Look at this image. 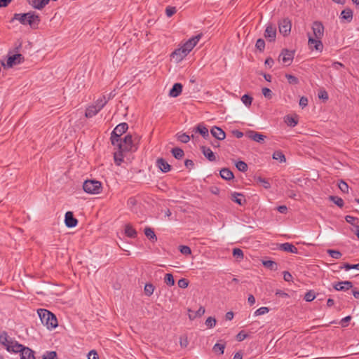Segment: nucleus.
<instances>
[{
  "label": "nucleus",
  "instance_id": "5fc2aeb1",
  "mask_svg": "<svg viewBox=\"0 0 359 359\" xmlns=\"http://www.w3.org/2000/svg\"><path fill=\"white\" fill-rule=\"evenodd\" d=\"M318 96L319 99L324 101H327L329 99L328 93L324 89H322L318 92Z\"/></svg>",
  "mask_w": 359,
  "mask_h": 359
},
{
  "label": "nucleus",
  "instance_id": "603ef678",
  "mask_svg": "<svg viewBox=\"0 0 359 359\" xmlns=\"http://www.w3.org/2000/svg\"><path fill=\"white\" fill-rule=\"evenodd\" d=\"M232 254H233V256L236 259H243V257H244L243 252L240 248H234L233 250Z\"/></svg>",
  "mask_w": 359,
  "mask_h": 359
},
{
  "label": "nucleus",
  "instance_id": "6ab92c4d",
  "mask_svg": "<svg viewBox=\"0 0 359 359\" xmlns=\"http://www.w3.org/2000/svg\"><path fill=\"white\" fill-rule=\"evenodd\" d=\"M231 199L236 203L243 205L246 203V199L243 194L238 192H233L231 194Z\"/></svg>",
  "mask_w": 359,
  "mask_h": 359
},
{
  "label": "nucleus",
  "instance_id": "c85d7f7f",
  "mask_svg": "<svg viewBox=\"0 0 359 359\" xmlns=\"http://www.w3.org/2000/svg\"><path fill=\"white\" fill-rule=\"evenodd\" d=\"M125 233L128 237L134 238L137 236V233L131 224H127L125 226Z\"/></svg>",
  "mask_w": 359,
  "mask_h": 359
},
{
  "label": "nucleus",
  "instance_id": "72a5a7b5",
  "mask_svg": "<svg viewBox=\"0 0 359 359\" xmlns=\"http://www.w3.org/2000/svg\"><path fill=\"white\" fill-rule=\"evenodd\" d=\"M224 349L225 344L219 343H216L212 348L213 352L217 355H222L224 352Z\"/></svg>",
  "mask_w": 359,
  "mask_h": 359
},
{
  "label": "nucleus",
  "instance_id": "6e6d98bb",
  "mask_svg": "<svg viewBox=\"0 0 359 359\" xmlns=\"http://www.w3.org/2000/svg\"><path fill=\"white\" fill-rule=\"evenodd\" d=\"M180 251L182 254L184 255H189L191 254V248L187 245H180Z\"/></svg>",
  "mask_w": 359,
  "mask_h": 359
},
{
  "label": "nucleus",
  "instance_id": "052dcab7",
  "mask_svg": "<svg viewBox=\"0 0 359 359\" xmlns=\"http://www.w3.org/2000/svg\"><path fill=\"white\" fill-rule=\"evenodd\" d=\"M202 36H203V34L200 33L189 39V41H191V43L193 45L194 48L196 46V44L198 43L199 40L201 39Z\"/></svg>",
  "mask_w": 359,
  "mask_h": 359
},
{
  "label": "nucleus",
  "instance_id": "37998d69",
  "mask_svg": "<svg viewBox=\"0 0 359 359\" xmlns=\"http://www.w3.org/2000/svg\"><path fill=\"white\" fill-rule=\"evenodd\" d=\"M177 138L182 143H187L191 139L190 136L187 133H177Z\"/></svg>",
  "mask_w": 359,
  "mask_h": 359
},
{
  "label": "nucleus",
  "instance_id": "09e8293b",
  "mask_svg": "<svg viewBox=\"0 0 359 359\" xmlns=\"http://www.w3.org/2000/svg\"><path fill=\"white\" fill-rule=\"evenodd\" d=\"M255 47L257 50H259L260 52H263L265 48V41L262 39H259L257 40L255 43Z\"/></svg>",
  "mask_w": 359,
  "mask_h": 359
},
{
  "label": "nucleus",
  "instance_id": "cd10ccee",
  "mask_svg": "<svg viewBox=\"0 0 359 359\" xmlns=\"http://www.w3.org/2000/svg\"><path fill=\"white\" fill-rule=\"evenodd\" d=\"M100 111V110H98L97 107L95 104H93V105L89 106L86 109L85 116L87 118H92L94 116H95Z\"/></svg>",
  "mask_w": 359,
  "mask_h": 359
},
{
  "label": "nucleus",
  "instance_id": "2f4dec72",
  "mask_svg": "<svg viewBox=\"0 0 359 359\" xmlns=\"http://www.w3.org/2000/svg\"><path fill=\"white\" fill-rule=\"evenodd\" d=\"M145 236L151 241L156 242L157 241V237L154 231V230L150 227H146L144 230Z\"/></svg>",
  "mask_w": 359,
  "mask_h": 359
},
{
  "label": "nucleus",
  "instance_id": "a19ab883",
  "mask_svg": "<svg viewBox=\"0 0 359 359\" xmlns=\"http://www.w3.org/2000/svg\"><path fill=\"white\" fill-rule=\"evenodd\" d=\"M327 252L331 257L336 259H340L342 256V254L339 250H336L329 249L327 250Z\"/></svg>",
  "mask_w": 359,
  "mask_h": 359
},
{
  "label": "nucleus",
  "instance_id": "4c0bfd02",
  "mask_svg": "<svg viewBox=\"0 0 359 359\" xmlns=\"http://www.w3.org/2000/svg\"><path fill=\"white\" fill-rule=\"evenodd\" d=\"M330 201L333 202L334 204H336L339 208H342L344 206V201L341 198L335 196H330L329 197Z\"/></svg>",
  "mask_w": 359,
  "mask_h": 359
},
{
  "label": "nucleus",
  "instance_id": "f03ea898",
  "mask_svg": "<svg viewBox=\"0 0 359 359\" xmlns=\"http://www.w3.org/2000/svg\"><path fill=\"white\" fill-rule=\"evenodd\" d=\"M37 313L42 324L46 325L48 329H53L58 325L56 316L51 311L45 309H39L37 310Z\"/></svg>",
  "mask_w": 359,
  "mask_h": 359
},
{
  "label": "nucleus",
  "instance_id": "4be33fe9",
  "mask_svg": "<svg viewBox=\"0 0 359 359\" xmlns=\"http://www.w3.org/2000/svg\"><path fill=\"white\" fill-rule=\"evenodd\" d=\"M182 85L180 83H175L170 90L169 95L172 97H178L182 90Z\"/></svg>",
  "mask_w": 359,
  "mask_h": 359
},
{
  "label": "nucleus",
  "instance_id": "7ed1b4c3",
  "mask_svg": "<svg viewBox=\"0 0 359 359\" xmlns=\"http://www.w3.org/2000/svg\"><path fill=\"white\" fill-rule=\"evenodd\" d=\"M114 146L125 151H135L137 149V147L133 143V137L130 134L126 135L123 138L118 139V142Z\"/></svg>",
  "mask_w": 359,
  "mask_h": 359
},
{
  "label": "nucleus",
  "instance_id": "9d476101",
  "mask_svg": "<svg viewBox=\"0 0 359 359\" xmlns=\"http://www.w3.org/2000/svg\"><path fill=\"white\" fill-rule=\"evenodd\" d=\"M324 26L320 21H315L312 24L313 36L316 39H322L324 36Z\"/></svg>",
  "mask_w": 359,
  "mask_h": 359
},
{
  "label": "nucleus",
  "instance_id": "e2e57ef3",
  "mask_svg": "<svg viewBox=\"0 0 359 359\" xmlns=\"http://www.w3.org/2000/svg\"><path fill=\"white\" fill-rule=\"evenodd\" d=\"M202 36H203V34L200 33L189 39V41H191V43L193 45L194 48L196 46V44L198 43L199 40L201 39Z\"/></svg>",
  "mask_w": 359,
  "mask_h": 359
},
{
  "label": "nucleus",
  "instance_id": "a878e982",
  "mask_svg": "<svg viewBox=\"0 0 359 359\" xmlns=\"http://www.w3.org/2000/svg\"><path fill=\"white\" fill-rule=\"evenodd\" d=\"M340 18L347 22H351L353 19V11L351 8H346L341 13Z\"/></svg>",
  "mask_w": 359,
  "mask_h": 359
},
{
  "label": "nucleus",
  "instance_id": "423d86ee",
  "mask_svg": "<svg viewBox=\"0 0 359 359\" xmlns=\"http://www.w3.org/2000/svg\"><path fill=\"white\" fill-rule=\"evenodd\" d=\"M24 60L25 57L20 53L13 54L12 55H8L6 63L1 62V65L4 68H11L13 66L22 63Z\"/></svg>",
  "mask_w": 359,
  "mask_h": 359
},
{
  "label": "nucleus",
  "instance_id": "39448f33",
  "mask_svg": "<svg viewBox=\"0 0 359 359\" xmlns=\"http://www.w3.org/2000/svg\"><path fill=\"white\" fill-rule=\"evenodd\" d=\"M128 129V125L126 123H121L117 125L111 133V142L113 145L118 142V139L125 133Z\"/></svg>",
  "mask_w": 359,
  "mask_h": 359
},
{
  "label": "nucleus",
  "instance_id": "79ce46f5",
  "mask_svg": "<svg viewBox=\"0 0 359 359\" xmlns=\"http://www.w3.org/2000/svg\"><path fill=\"white\" fill-rule=\"evenodd\" d=\"M164 282L169 286H172L175 284V280L172 274L166 273L164 277Z\"/></svg>",
  "mask_w": 359,
  "mask_h": 359
},
{
  "label": "nucleus",
  "instance_id": "0eeeda50",
  "mask_svg": "<svg viewBox=\"0 0 359 359\" xmlns=\"http://www.w3.org/2000/svg\"><path fill=\"white\" fill-rule=\"evenodd\" d=\"M353 285L351 281H340V282H333L331 283V287H329V290H335L337 291H342V290H348L351 289V292H359V290L356 287L352 288Z\"/></svg>",
  "mask_w": 359,
  "mask_h": 359
},
{
  "label": "nucleus",
  "instance_id": "58836bf2",
  "mask_svg": "<svg viewBox=\"0 0 359 359\" xmlns=\"http://www.w3.org/2000/svg\"><path fill=\"white\" fill-rule=\"evenodd\" d=\"M339 268L341 269H345L346 271H349L351 269H356L359 271V263L356 264L344 263Z\"/></svg>",
  "mask_w": 359,
  "mask_h": 359
},
{
  "label": "nucleus",
  "instance_id": "c03bdc74",
  "mask_svg": "<svg viewBox=\"0 0 359 359\" xmlns=\"http://www.w3.org/2000/svg\"><path fill=\"white\" fill-rule=\"evenodd\" d=\"M257 182H259L262 184V186L266 189H269L271 188V183L269 182L268 180L265 178L259 177L257 180Z\"/></svg>",
  "mask_w": 359,
  "mask_h": 359
},
{
  "label": "nucleus",
  "instance_id": "f704fd0d",
  "mask_svg": "<svg viewBox=\"0 0 359 359\" xmlns=\"http://www.w3.org/2000/svg\"><path fill=\"white\" fill-rule=\"evenodd\" d=\"M272 157L273 159L278 161L280 163H284L286 161V158L283 153L280 151H276L273 152Z\"/></svg>",
  "mask_w": 359,
  "mask_h": 359
},
{
  "label": "nucleus",
  "instance_id": "e433bc0d",
  "mask_svg": "<svg viewBox=\"0 0 359 359\" xmlns=\"http://www.w3.org/2000/svg\"><path fill=\"white\" fill-rule=\"evenodd\" d=\"M285 122L290 127H294L298 123V121L295 117L289 115L285 117Z\"/></svg>",
  "mask_w": 359,
  "mask_h": 359
},
{
  "label": "nucleus",
  "instance_id": "7c9ffc66",
  "mask_svg": "<svg viewBox=\"0 0 359 359\" xmlns=\"http://www.w3.org/2000/svg\"><path fill=\"white\" fill-rule=\"evenodd\" d=\"M123 152L126 151L118 149V151L114 154V162L117 165H120L123 161Z\"/></svg>",
  "mask_w": 359,
  "mask_h": 359
},
{
  "label": "nucleus",
  "instance_id": "a211bd4d",
  "mask_svg": "<svg viewBox=\"0 0 359 359\" xmlns=\"http://www.w3.org/2000/svg\"><path fill=\"white\" fill-rule=\"evenodd\" d=\"M212 135L218 140H223L226 137L225 132L219 127L214 126L210 130Z\"/></svg>",
  "mask_w": 359,
  "mask_h": 359
},
{
  "label": "nucleus",
  "instance_id": "49530a36",
  "mask_svg": "<svg viewBox=\"0 0 359 359\" xmlns=\"http://www.w3.org/2000/svg\"><path fill=\"white\" fill-rule=\"evenodd\" d=\"M285 77L286 79H287V81L290 84H292V85H297L299 83V79L297 77H296L295 76H293L292 74H285Z\"/></svg>",
  "mask_w": 359,
  "mask_h": 359
},
{
  "label": "nucleus",
  "instance_id": "4468645a",
  "mask_svg": "<svg viewBox=\"0 0 359 359\" xmlns=\"http://www.w3.org/2000/svg\"><path fill=\"white\" fill-rule=\"evenodd\" d=\"M188 52L182 47H180L179 48L175 50L172 54L171 57L174 59L177 62H181L187 55Z\"/></svg>",
  "mask_w": 359,
  "mask_h": 359
},
{
  "label": "nucleus",
  "instance_id": "f3484780",
  "mask_svg": "<svg viewBox=\"0 0 359 359\" xmlns=\"http://www.w3.org/2000/svg\"><path fill=\"white\" fill-rule=\"evenodd\" d=\"M156 166L164 173L171 170V165L163 158L156 160Z\"/></svg>",
  "mask_w": 359,
  "mask_h": 359
},
{
  "label": "nucleus",
  "instance_id": "338daca9",
  "mask_svg": "<svg viewBox=\"0 0 359 359\" xmlns=\"http://www.w3.org/2000/svg\"><path fill=\"white\" fill-rule=\"evenodd\" d=\"M176 11L177 10L175 7L168 6L165 9V13L168 17L172 16L176 13Z\"/></svg>",
  "mask_w": 359,
  "mask_h": 359
},
{
  "label": "nucleus",
  "instance_id": "680f3d73",
  "mask_svg": "<svg viewBox=\"0 0 359 359\" xmlns=\"http://www.w3.org/2000/svg\"><path fill=\"white\" fill-rule=\"evenodd\" d=\"M202 36H203V34L200 33L189 39V41H191V43L193 45L194 48L196 46V44L198 43L199 40L201 39Z\"/></svg>",
  "mask_w": 359,
  "mask_h": 359
},
{
  "label": "nucleus",
  "instance_id": "aec40b11",
  "mask_svg": "<svg viewBox=\"0 0 359 359\" xmlns=\"http://www.w3.org/2000/svg\"><path fill=\"white\" fill-rule=\"evenodd\" d=\"M194 131L201 134L204 139L207 140L210 137L208 130L203 123L198 124Z\"/></svg>",
  "mask_w": 359,
  "mask_h": 359
},
{
  "label": "nucleus",
  "instance_id": "473e14b6",
  "mask_svg": "<svg viewBox=\"0 0 359 359\" xmlns=\"http://www.w3.org/2000/svg\"><path fill=\"white\" fill-rule=\"evenodd\" d=\"M171 153H172V156L176 159H178V160L182 159L184 156V151L180 147L172 148L171 150Z\"/></svg>",
  "mask_w": 359,
  "mask_h": 359
},
{
  "label": "nucleus",
  "instance_id": "c9c22d12",
  "mask_svg": "<svg viewBox=\"0 0 359 359\" xmlns=\"http://www.w3.org/2000/svg\"><path fill=\"white\" fill-rule=\"evenodd\" d=\"M107 102L108 100H107L106 96L103 95L102 97L97 100V101L95 103V105L97 107L98 110H101L106 105Z\"/></svg>",
  "mask_w": 359,
  "mask_h": 359
},
{
  "label": "nucleus",
  "instance_id": "412c9836",
  "mask_svg": "<svg viewBox=\"0 0 359 359\" xmlns=\"http://www.w3.org/2000/svg\"><path fill=\"white\" fill-rule=\"evenodd\" d=\"M187 311L189 320H194L196 318H201L205 313V309L203 306H201L199 309L195 312L194 315L191 314V313H193V310L189 308Z\"/></svg>",
  "mask_w": 359,
  "mask_h": 359
},
{
  "label": "nucleus",
  "instance_id": "dca6fc26",
  "mask_svg": "<svg viewBox=\"0 0 359 359\" xmlns=\"http://www.w3.org/2000/svg\"><path fill=\"white\" fill-rule=\"evenodd\" d=\"M27 346H23L21 344H19L18 341H11V344L9 345H7L6 350L9 352H13V353H21L22 351L26 348Z\"/></svg>",
  "mask_w": 359,
  "mask_h": 359
},
{
  "label": "nucleus",
  "instance_id": "bf43d9fd",
  "mask_svg": "<svg viewBox=\"0 0 359 359\" xmlns=\"http://www.w3.org/2000/svg\"><path fill=\"white\" fill-rule=\"evenodd\" d=\"M202 36H203V34L200 33L189 39V41H191V43L193 45L194 48L196 46V44L198 43L199 40L201 39Z\"/></svg>",
  "mask_w": 359,
  "mask_h": 359
},
{
  "label": "nucleus",
  "instance_id": "3c124183",
  "mask_svg": "<svg viewBox=\"0 0 359 359\" xmlns=\"http://www.w3.org/2000/svg\"><path fill=\"white\" fill-rule=\"evenodd\" d=\"M42 359H58L56 351H47L45 355H43Z\"/></svg>",
  "mask_w": 359,
  "mask_h": 359
},
{
  "label": "nucleus",
  "instance_id": "f257e3e1",
  "mask_svg": "<svg viewBox=\"0 0 359 359\" xmlns=\"http://www.w3.org/2000/svg\"><path fill=\"white\" fill-rule=\"evenodd\" d=\"M18 20L23 25H29L32 28L36 27L40 22V17L34 11L25 13H15L11 21Z\"/></svg>",
  "mask_w": 359,
  "mask_h": 359
},
{
  "label": "nucleus",
  "instance_id": "13d9d810",
  "mask_svg": "<svg viewBox=\"0 0 359 359\" xmlns=\"http://www.w3.org/2000/svg\"><path fill=\"white\" fill-rule=\"evenodd\" d=\"M262 94H263V95H264L266 98H267V99H269V100H270V99H271V98H272L273 93H272V91H271L269 88H266V87H265V88H262Z\"/></svg>",
  "mask_w": 359,
  "mask_h": 359
},
{
  "label": "nucleus",
  "instance_id": "8fccbe9b",
  "mask_svg": "<svg viewBox=\"0 0 359 359\" xmlns=\"http://www.w3.org/2000/svg\"><path fill=\"white\" fill-rule=\"evenodd\" d=\"M11 340L8 339V335L6 333L1 334L0 335V343L7 348V345L11 344Z\"/></svg>",
  "mask_w": 359,
  "mask_h": 359
},
{
  "label": "nucleus",
  "instance_id": "9b49d317",
  "mask_svg": "<svg viewBox=\"0 0 359 359\" xmlns=\"http://www.w3.org/2000/svg\"><path fill=\"white\" fill-rule=\"evenodd\" d=\"M294 56V51L283 49L279 55V60H282L283 63L290 65L293 60Z\"/></svg>",
  "mask_w": 359,
  "mask_h": 359
},
{
  "label": "nucleus",
  "instance_id": "0e129e2a",
  "mask_svg": "<svg viewBox=\"0 0 359 359\" xmlns=\"http://www.w3.org/2000/svg\"><path fill=\"white\" fill-rule=\"evenodd\" d=\"M269 311V309L268 307L263 306L256 310V311L255 312V316L264 315L268 313Z\"/></svg>",
  "mask_w": 359,
  "mask_h": 359
},
{
  "label": "nucleus",
  "instance_id": "de8ad7c7",
  "mask_svg": "<svg viewBox=\"0 0 359 359\" xmlns=\"http://www.w3.org/2000/svg\"><path fill=\"white\" fill-rule=\"evenodd\" d=\"M241 101L246 107H249L252 104V97L248 94H245L242 96Z\"/></svg>",
  "mask_w": 359,
  "mask_h": 359
},
{
  "label": "nucleus",
  "instance_id": "5701e85b",
  "mask_svg": "<svg viewBox=\"0 0 359 359\" xmlns=\"http://www.w3.org/2000/svg\"><path fill=\"white\" fill-rule=\"evenodd\" d=\"M279 249L280 250L288 252L294 254L298 253V249L292 243H282L279 246Z\"/></svg>",
  "mask_w": 359,
  "mask_h": 359
},
{
  "label": "nucleus",
  "instance_id": "774afa93",
  "mask_svg": "<svg viewBox=\"0 0 359 359\" xmlns=\"http://www.w3.org/2000/svg\"><path fill=\"white\" fill-rule=\"evenodd\" d=\"M88 359H99V356L96 351L91 350L88 354Z\"/></svg>",
  "mask_w": 359,
  "mask_h": 359
},
{
  "label": "nucleus",
  "instance_id": "ea45409f",
  "mask_svg": "<svg viewBox=\"0 0 359 359\" xmlns=\"http://www.w3.org/2000/svg\"><path fill=\"white\" fill-rule=\"evenodd\" d=\"M236 168L241 172H246L248 170V165L243 161H238L236 163Z\"/></svg>",
  "mask_w": 359,
  "mask_h": 359
},
{
  "label": "nucleus",
  "instance_id": "1a4fd4ad",
  "mask_svg": "<svg viewBox=\"0 0 359 359\" xmlns=\"http://www.w3.org/2000/svg\"><path fill=\"white\" fill-rule=\"evenodd\" d=\"M264 38L269 42H273L276 37V25L272 23H268L266 25L264 33Z\"/></svg>",
  "mask_w": 359,
  "mask_h": 359
},
{
  "label": "nucleus",
  "instance_id": "bb28decb",
  "mask_svg": "<svg viewBox=\"0 0 359 359\" xmlns=\"http://www.w3.org/2000/svg\"><path fill=\"white\" fill-rule=\"evenodd\" d=\"M219 175L221 177L225 180H230L233 179L234 175L232 171H231L229 168H222L220 172Z\"/></svg>",
  "mask_w": 359,
  "mask_h": 359
},
{
  "label": "nucleus",
  "instance_id": "f8f14e48",
  "mask_svg": "<svg viewBox=\"0 0 359 359\" xmlns=\"http://www.w3.org/2000/svg\"><path fill=\"white\" fill-rule=\"evenodd\" d=\"M322 39H316L315 37L309 36L308 43L311 50H316L322 52L323 50V44L321 41Z\"/></svg>",
  "mask_w": 359,
  "mask_h": 359
},
{
  "label": "nucleus",
  "instance_id": "393cba45",
  "mask_svg": "<svg viewBox=\"0 0 359 359\" xmlns=\"http://www.w3.org/2000/svg\"><path fill=\"white\" fill-rule=\"evenodd\" d=\"M20 359H35L34 351L26 347L20 353Z\"/></svg>",
  "mask_w": 359,
  "mask_h": 359
},
{
  "label": "nucleus",
  "instance_id": "864d4df0",
  "mask_svg": "<svg viewBox=\"0 0 359 359\" xmlns=\"http://www.w3.org/2000/svg\"><path fill=\"white\" fill-rule=\"evenodd\" d=\"M338 187L339 188V189L344 192V193H348V185L347 184L346 182H345L343 180H341L339 184H338Z\"/></svg>",
  "mask_w": 359,
  "mask_h": 359
},
{
  "label": "nucleus",
  "instance_id": "a18cd8bd",
  "mask_svg": "<svg viewBox=\"0 0 359 359\" xmlns=\"http://www.w3.org/2000/svg\"><path fill=\"white\" fill-rule=\"evenodd\" d=\"M217 323L216 318L215 317H208L205 320V325L208 328H212L215 326Z\"/></svg>",
  "mask_w": 359,
  "mask_h": 359
},
{
  "label": "nucleus",
  "instance_id": "69168bd1",
  "mask_svg": "<svg viewBox=\"0 0 359 359\" xmlns=\"http://www.w3.org/2000/svg\"><path fill=\"white\" fill-rule=\"evenodd\" d=\"M182 47L189 53L191 50L194 48V46L191 43V41H187L183 45Z\"/></svg>",
  "mask_w": 359,
  "mask_h": 359
},
{
  "label": "nucleus",
  "instance_id": "6e6552de",
  "mask_svg": "<svg viewBox=\"0 0 359 359\" xmlns=\"http://www.w3.org/2000/svg\"><path fill=\"white\" fill-rule=\"evenodd\" d=\"M292 23L289 18H283L278 22L279 32L283 36H287L290 33Z\"/></svg>",
  "mask_w": 359,
  "mask_h": 359
},
{
  "label": "nucleus",
  "instance_id": "2eb2a0df",
  "mask_svg": "<svg viewBox=\"0 0 359 359\" xmlns=\"http://www.w3.org/2000/svg\"><path fill=\"white\" fill-rule=\"evenodd\" d=\"M65 224L68 228H74L78 224V219L74 217L71 211H68L65 215Z\"/></svg>",
  "mask_w": 359,
  "mask_h": 359
},
{
  "label": "nucleus",
  "instance_id": "20e7f679",
  "mask_svg": "<svg viewBox=\"0 0 359 359\" xmlns=\"http://www.w3.org/2000/svg\"><path fill=\"white\" fill-rule=\"evenodd\" d=\"M102 183L95 180H87L83 182V189L90 194H98L102 191Z\"/></svg>",
  "mask_w": 359,
  "mask_h": 359
},
{
  "label": "nucleus",
  "instance_id": "b1692460",
  "mask_svg": "<svg viewBox=\"0 0 359 359\" xmlns=\"http://www.w3.org/2000/svg\"><path fill=\"white\" fill-rule=\"evenodd\" d=\"M201 150L205 158H207L210 161L212 162L216 161V156L210 148L201 146Z\"/></svg>",
  "mask_w": 359,
  "mask_h": 359
},
{
  "label": "nucleus",
  "instance_id": "4d7b16f0",
  "mask_svg": "<svg viewBox=\"0 0 359 359\" xmlns=\"http://www.w3.org/2000/svg\"><path fill=\"white\" fill-rule=\"evenodd\" d=\"M189 280L186 278H181L178 280L177 285L178 287L182 289H185L189 285Z\"/></svg>",
  "mask_w": 359,
  "mask_h": 359
},
{
  "label": "nucleus",
  "instance_id": "ddd939ff",
  "mask_svg": "<svg viewBox=\"0 0 359 359\" xmlns=\"http://www.w3.org/2000/svg\"><path fill=\"white\" fill-rule=\"evenodd\" d=\"M245 135L249 139L258 143H263L266 138V135L251 130L247 131Z\"/></svg>",
  "mask_w": 359,
  "mask_h": 359
},
{
  "label": "nucleus",
  "instance_id": "c756f323",
  "mask_svg": "<svg viewBox=\"0 0 359 359\" xmlns=\"http://www.w3.org/2000/svg\"><path fill=\"white\" fill-rule=\"evenodd\" d=\"M262 264L265 268L271 271H277L278 268V264L272 260H263Z\"/></svg>",
  "mask_w": 359,
  "mask_h": 359
}]
</instances>
